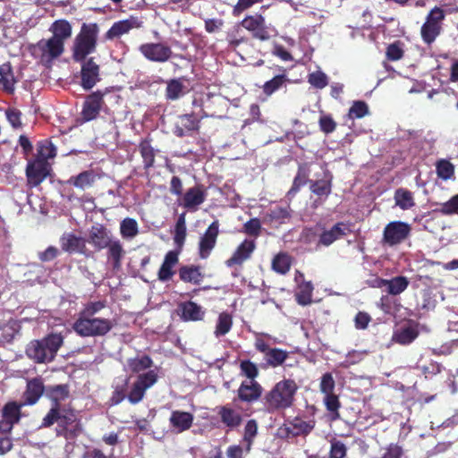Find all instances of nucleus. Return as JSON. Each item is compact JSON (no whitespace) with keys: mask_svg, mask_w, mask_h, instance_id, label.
<instances>
[{"mask_svg":"<svg viewBox=\"0 0 458 458\" xmlns=\"http://www.w3.org/2000/svg\"><path fill=\"white\" fill-rule=\"evenodd\" d=\"M182 311L181 318L184 321H199L202 320L205 311L202 307L194 301H188L180 305Z\"/></svg>","mask_w":458,"mask_h":458,"instance_id":"obj_36","label":"nucleus"},{"mask_svg":"<svg viewBox=\"0 0 458 458\" xmlns=\"http://www.w3.org/2000/svg\"><path fill=\"white\" fill-rule=\"evenodd\" d=\"M70 396V388L67 384L48 386L46 388V397L51 401V408L61 411L66 407L62 406V403Z\"/></svg>","mask_w":458,"mask_h":458,"instance_id":"obj_26","label":"nucleus"},{"mask_svg":"<svg viewBox=\"0 0 458 458\" xmlns=\"http://www.w3.org/2000/svg\"><path fill=\"white\" fill-rule=\"evenodd\" d=\"M313 286L310 282L302 284L295 294L298 304L306 306L311 303Z\"/></svg>","mask_w":458,"mask_h":458,"instance_id":"obj_51","label":"nucleus"},{"mask_svg":"<svg viewBox=\"0 0 458 458\" xmlns=\"http://www.w3.org/2000/svg\"><path fill=\"white\" fill-rule=\"evenodd\" d=\"M400 41H395L387 46L386 56L389 61H398L403 58L404 51Z\"/></svg>","mask_w":458,"mask_h":458,"instance_id":"obj_60","label":"nucleus"},{"mask_svg":"<svg viewBox=\"0 0 458 458\" xmlns=\"http://www.w3.org/2000/svg\"><path fill=\"white\" fill-rule=\"evenodd\" d=\"M219 234V222L218 220L213 221L199 242V256L202 259L209 257L211 251L216 247L217 237Z\"/></svg>","mask_w":458,"mask_h":458,"instance_id":"obj_16","label":"nucleus"},{"mask_svg":"<svg viewBox=\"0 0 458 458\" xmlns=\"http://www.w3.org/2000/svg\"><path fill=\"white\" fill-rule=\"evenodd\" d=\"M310 190L316 196L327 199L332 191V180L330 178L310 181Z\"/></svg>","mask_w":458,"mask_h":458,"instance_id":"obj_43","label":"nucleus"},{"mask_svg":"<svg viewBox=\"0 0 458 458\" xmlns=\"http://www.w3.org/2000/svg\"><path fill=\"white\" fill-rule=\"evenodd\" d=\"M157 379L158 376L155 370H148L139 374L127 394V399L130 403L137 404L141 402L145 396L146 391L154 386L157 382Z\"/></svg>","mask_w":458,"mask_h":458,"instance_id":"obj_8","label":"nucleus"},{"mask_svg":"<svg viewBox=\"0 0 458 458\" xmlns=\"http://www.w3.org/2000/svg\"><path fill=\"white\" fill-rule=\"evenodd\" d=\"M151 141L152 140L148 137L142 139L138 145L145 170L152 168L155 165L157 150L151 146Z\"/></svg>","mask_w":458,"mask_h":458,"instance_id":"obj_35","label":"nucleus"},{"mask_svg":"<svg viewBox=\"0 0 458 458\" xmlns=\"http://www.w3.org/2000/svg\"><path fill=\"white\" fill-rule=\"evenodd\" d=\"M309 83L316 89H322L328 84V78L326 73L317 71L309 74Z\"/></svg>","mask_w":458,"mask_h":458,"instance_id":"obj_58","label":"nucleus"},{"mask_svg":"<svg viewBox=\"0 0 458 458\" xmlns=\"http://www.w3.org/2000/svg\"><path fill=\"white\" fill-rule=\"evenodd\" d=\"M394 199L395 205L403 210L410 209L415 206L413 193L405 188L395 190Z\"/></svg>","mask_w":458,"mask_h":458,"instance_id":"obj_42","label":"nucleus"},{"mask_svg":"<svg viewBox=\"0 0 458 458\" xmlns=\"http://www.w3.org/2000/svg\"><path fill=\"white\" fill-rule=\"evenodd\" d=\"M323 403L332 420L340 419L339 410L342 406L339 396L335 393L324 395Z\"/></svg>","mask_w":458,"mask_h":458,"instance_id":"obj_44","label":"nucleus"},{"mask_svg":"<svg viewBox=\"0 0 458 458\" xmlns=\"http://www.w3.org/2000/svg\"><path fill=\"white\" fill-rule=\"evenodd\" d=\"M310 169L306 165H300L292 187L287 192L288 199L293 198L306 183H310Z\"/></svg>","mask_w":458,"mask_h":458,"instance_id":"obj_37","label":"nucleus"},{"mask_svg":"<svg viewBox=\"0 0 458 458\" xmlns=\"http://www.w3.org/2000/svg\"><path fill=\"white\" fill-rule=\"evenodd\" d=\"M445 11L439 6H435L429 11L428 15L426 16L425 21L430 25H434L438 29L442 30V22L445 20Z\"/></svg>","mask_w":458,"mask_h":458,"instance_id":"obj_55","label":"nucleus"},{"mask_svg":"<svg viewBox=\"0 0 458 458\" xmlns=\"http://www.w3.org/2000/svg\"><path fill=\"white\" fill-rule=\"evenodd\" d=\"M293 265V257L287 252H279L272 259V269L280 275H286Z\"/></svg>","mask_w":458,"mask_h":458,"instance_id":"obj_39","label":"nucleus"},{"mask_svg":"<svg viewBox=\"0 0 458 458\" xmlns=\"http://www.w3.org/2000/svg\"><path fill=\"white\" fill-rule=\"evenodd\" d=\"M89 243L95 250H101L106 249V259L114 270H119L122 267L123 259L125 256V250L117 238H114L109 229L102 224H97L91 226L89 231Z\"/></svg>","mask_w":458,"mask_h":458,"instance_id":"obj_2","label":"nucleus"},{"mask_svg":"<svg viewBox=\"0 0 458 458\" xmlns=\"http://www.w3.org/2000/svg\"><path fill=\"white\" fill-rule=\"evenodd\" d=\"M182 79H172L167 81L165 98L167 100H177L184 95V85Z\"/></svg>","mask_w":458,"mask_h":458,"instance_id":"obj_46","label":"nucleus"},{"mask_svg":"<svg viewBox=\"0 0 458 458\" xmlns=\"http://www.w3.org/2000/svg\"><path fill=\"white\" fill-rule=\"evenodd\" d=\"M290 421V427L293 429V436H308L315 428V420H303L301 417H294Z\"/></svg>","mask_w":458,"mask_h":458,"instance_id":"obj_40","label":"nucleus"},{"mask_svg":"<svg viewBox=\"0 0 458 458\" xmlns=\"http://www.w3.org/2000/svg\"><path fill=\"white\" fill-rule=\"evenodd\" d=\"M120 233L123 238L131 239L139 233L138 224L135 219L126 217L120 225Z\"/></svg>","mask_w":458,"mask_h":458,"instance_id":"obj_50","label":"nucleus"},{"mask_svg":"<svg viewBox=\"0 0 458 458\" xmlns=\"http://www.w3.org/2000/svg\"><path fill=\"white\" fill-rule=\"evenodd\" d=\"M335 388V381L332 373H324L320 378L319 390L325 395L334 393Z\"/></svg>","mask_w":458,"mask_h":458,"instance_id":"obj_61","label":"nucleus"},{"mask_svg":"<svg viewBox=\"0 0 458 458\" xmlns=\"http://www.w3.org/2000/svg\"><path fill=\"white\" fill-rule=\"evenodd\" d=\"M96 181L97 174L94 170L89 169L82 171L77 175L71 176L66 181V183L72 185L81 191H85L86 189L92 187Z\"/></svg>","mask_w":458,"mask_h":458,"instance_id":"obj_31","label":"nucleus"},{"mask_svg":"<svg viewBox=\"0 0 458 458\" xmlns=\"http://www.w3.org/2000/svg\"><path fill=\"white\" fill-rule=\"evenodd\" d=\"M261 223L259 218H251L243 225V233L257 238L261 233Z\"/></svg>","mask_w":458,"mask_h":458,"instance_id":"obj_62","label":"nucleus"},{"mask_svg":"<svg viewBox=\"0 0 458 458\" xmlns=\"http://www.w3.org/2000/svg\"><path fill=\"white\" fill-rule=\"evenodd\" d=\"M16 80L14 78L12 65L9 62H6L0 65V86L2 89L12 94L14 91V85Z\"/></svg>","mask_w":458,"mask_h":458,"instance_id":"obj_38","label":"nucleus"},{"mask_svg":"<svg viewBox=\"0 0 458 458\" xmlns=\"http://www.w3.org/2000/svg\"><path fill=\"white\" fill-rule=\"evenodd\" d=\"M142 25L143 21L140 19L131 15L128 19L115 21L106 32L105 38L106 40L119 38L123 35L128 34L133 29L141 28Z\"/></svg>","mask_w":458,"mask_h":458,"instance_id":"obj_19","label":"nucleus"},{"mask_svg":"<svg viewBox=\"0 0 458 458\" xmlns=\"http://www.w3.org/2000/svg\"><path fill=\"white\" fill-rule=\"evenodd\" d=\"M349 231L348 225L344 222H338L334 225L329 230H323L319 234L317 246L328 247L335 241L343 238Z\"/></svg>","mask_w":458,"mask_h":458,"instance_id":"obj_27","label":"nucleus"},{"mask_svg":"<svg viewBox=\"0 0 458 458\" xmlns=\"http://www.w3.org/2000/svg\"><path fill=\"white\" fill-rule=\"evenodd\" d=\"M38 156L40 160L53 158L56 156V148L48 140L42 141L38 144Z\"/></svg>","mask_w":458,"mask_h":458,"instance_id":"obj_57","label":"nucleus"},{"mask_svg":"<svg viewBox=\"0 0 458 458\" xmlns=\"http://www.w3.org/2000/svg\"><path fill=\"white\" fill-rule=\"evenodd\" d=\"M299 386L294 379L284 378L267 391L262 397L266 411L274 413L293 406Z\"/></svg>","mask_w":458,"mask_h":458,"instance_id":"obj_4","label":"nucleus"},{"mask_svg":"<svg viewBox=\"0 0 458 458\" xmlns=\"http://www.w3.org/2000/svg\"><path fill=\"white\" fill-rule=\"evenodd\" d=\"M139 51L148 61L159 64L168 62L174 55L171 47L162 42L141 44Z\"/></svg>","mask_w":458,"mask_h":458,"instance_id":"obj_9","label":"nucleus"},{"mask_svg":"<svg viewBox=\"0 0 458 458\" xmlns=\"http://www.w3.org/2000/svg\"><path fill=\"white\" fill-rule=\"evenodd\" d=\"M81 63V86L85 90H89L101 80L100 67L94 57L85 58Z\"/></svg>","mask_w":458,"mask_h":458,"instance_id":"obj_14","label":"nucleus"},{"mask_svg":"<svg viewBox=\"0 0 458 458\" xmlns=\"http://www.w3.org/2000/svg\"><path fill=\"white\" fill-rule=\"evenodd\" d=\"M179 261V250H169L158 270L157 278L161 282H167L172 279L175 271L174 267Z\"/></svg>","mask_w":458,"mask_h":458,"instance_id":"obj_29","label":"nucleus"},{"mask_svg":"<svg viewBox=\"0 0 458 458\" xmlns=\"http://www.w3.org/2000/svg\"><path fill=\"white\" fill-rule=\"evenodd\" d=\"M263 393V387L258 381H242L237 390L240 401L253 403L259 401Z\"/></svg>","mask_w":458,"mask_h":458,"instance_id":"obj_24","label":"nucleus"},{"mask_svg":"<svg viewBox=\"0 0 458 458\" xmlns=\"http://www.w3.org/2000/svg\"><path fill=\"white\" fill-rule=\"evenodd\" d=\"M46 388L41 377H34L27 381L26 389L22 394L23 405H33L45 394Z\"/></svg>","mask_w":458,"mask_h":458,"instance_id":"obj_25","label":"nucleus"},{"mask_svg":"<svg viewBox=\"0 0 458 458\" xmlns=\"http://www.w3.org/2000/svg\"><path fill=\"white\" fill-rule=\"evenodd\" d=\"M99 27L97 23H83L80 32L74 38L72 46V59L81 62L94 53L98 46Z\"/></svg>","mask_w":458,"mask_h":458,"instance_id":"obj_6","label":"nucleus"},{"mask_svg":"<svg viewBox=\"0 0 458 458\" xmlns=\"http://www.w3.org/2000/svg\"><path fill=\"white\" fill-rule=\"evenodd\" d=\"M37 47L41 52V59L47 62L58 58L64 51V43L54 37L39 40Z\"/></svg>","mask_w":458,"mask_h":458,"instance_id":"obj_22","label":"nucleus"},{"mask_svg":"<svg viewBox=\"0 0 458 458\" xmlns=\"http://www.w3.org/2000/svg\"><path fill=\"white\" fill-rule=\"evenodd\" d=\"M411 225L402 221L388 223L383 232V242L389 246L402 243L411 233Z\"/></svg>","mask_w":458,"mask_h":458,"instance_id":"obj_10","label":"nucleus"},{"mask_svg":"<svg viewBox=\"0 0 458 458\" xmlns=\"http://www.w3.org/2000/svg\"><path fill=\"white\" fill-rule=\"evenodd\" d=\"M233 326V318L227 312H222L218 316V319L216 322L215 335L219 337L226 335L232 328Z\"/></svg>","mask_w":458,"mask_h":458,"instance_id":"obj_49","label":"nucleus"},{"mask_svg":"<svg viewBox=\"0 0 458 458\" xmlns=\"http://www.w3.org/2000/svg\"><path fill=\"white\" fill-rule=\"evenodd\" d=\"M22 405V403L18 404L15 402H9L3 407L0 419L1 432H10L13 425L19 422L21 419V408Z\"/></svg>","mask_w":458,"mask_h":458,"instance_id":"obj_20","label":"nucleus"},{"mask_svg":"<svg viewBox=\"0 0 458 458\" xmlns=\"http://www.w3.org/2000/svg\"><path fill=\"white\" fill-rule=\"evenodd\" d=\"M440 211L444 215H458V194L453 196L448 201L443 203Z\"/></svg>","mask_w":458,"mask_h":458,"instance_id":"obj_64","label":"nucleus"},{"mask_svg":"<svg viewBox=\"0 0 458 458\" xmlns=\"http://www.w3.org/2000/svg\"><path fill=\"white\" fill-rule=\"evenodd\" d=\"M178 274L181 281L195 285L200 284L204 278L201 267L196 265L182 266L178 270Z\"/></svg>","mask_w":458,"mask_h":458,"instance_id":"obj_33","label":"nucleus"},{"mask_svg":"<svg viewBox=\"0 0 458 458\" xmlns=\"http://www.w3.org/2000/svg\"><path fill=\"white\" fill-rule=\"evenodd\" d=\"M258 435V422L256 420H249L244 427L242 442L245 443V451L249 453Z\"/></svg>","mask_w":458,"mask_h":458,"instance_id":"obj_45","label":"nucleus"},{"mask_svg":"<svg viewBox=\"0 0 458 458\" xmlns=\"http://www.w3.org/2000/svg\"><path fill=\"white\" fill-rule=\"evenodd\" d=\"M106 307V301L85 303L72 324L73 331L81 337L106 336L116 325L115 319L97 317Z\"/></svg>","mask_w":458,"mask_h":458,"instance_id":"obj_1","label":"nucleus"},{"mask_svg":"<svg viewBox=\"0 0 458 458\" xmlns=\"http://www.w3.org/2000/svg\"><path fill=\"white\" fill-rule=\"evenodd\" d=\"M199 129V119L194 114H186L179 116V121L174 126V133L177 137H183L187 133Z\"/></svg>","mask_w":458,"mask_h":458,"instance_id":"obj_30","label":"nucleus"},{"mask_svg":"<svg viewBox=\"0 0 458 458\" xmlns=\"http://www.w3.org/2000/svg\"><path fill=\"white\" fill-rule=\"evenodd\" d=\"M240 24L250 31L255 39L267 41L271 38L270 30L266 24L265 17L259 13L247 15Z\"/></svg>","mask_w":458,"mask_h":458,"instance_id":"obj_11","label":"nucleus"},{"mask_svg":"<svg viewBox=\"0 0 458 458\" xmlns=\"http://www.w3.org/2000/svg\"><path fill=\"white\" fill-rule=\"evenodd\" d=\"M49 166L47 161L36 159L28 162L26 167L27 182L30 188L38 186L48 175Z\"/></svg>","mask_w":458,"mask_h":458,"instance_id":"obj_17","label":"nucleus"},{"mask_svg":"<svg viewBox=\"0 0 458 458\" xmlns=\"http://www.w3.org/2000/svg\"><path fill=\"white\" fill-rule=\"evenodd\" d=\"M440 29L428 22H424L420 29L421 38L427 45H431L441 33Z\"/></svg>","mask_w":458,"mask_h":458,"instance_id":"obj_52","label":"nucleus"},{"mask_svg":"<svg viewBox=\"0 0 458 458\" xmlns=\"http://www.w3.org/2000/svg\"><path fill=\"white\" fill-rule=\"evenodd\" d=\"M55 423L57 424L56 436L63 437L67 441H74L83 430L77 411L70 407L58 411L55 409H49L43 418L40 427L50 428Z\"/></svg>","mask_w":458,"mask_h":458,"instance_id":"obj_3","label":"nucleus"},{"mask_svg":"<svg viewBox=\"0 0 458 458\" xmlns=\"http://www.w3.org/2000/svg\"><path fill=\"white\" fill-rule=\"evenodd\" d=\"M318 125L321 131L329 134L336 129L337 123L330 114H323L318 120Z\"/></svg>","mask_w":458,"mask_h":458,"instance_id":"obj_63","label":"nucleus"},{"mask_svg":"<svg viewBox=\"0 0 458 458\" xmlns=\"http://www.w3.org/2000/svg\"><path fill=\"white\" fill-rule=\"evenodd\" d=\"M104 105V93L102 91L97 90L88 95L81 112V122L88 123L97 119Z\"/></svg>","mask_w":458,"mask_h":458,"instance_id":"obj_12","label":"nucleus"},{"mask_svg":"<svg viewBox=\"0 0 458 458\" xmlns=\"http://www.w3.org/2000/svg\"><path fill=\"white\" fill-rule=\"evenodd\" d=\"M49 30L53 33L52 37L60 39L64 43L72 36V31L71 23L64 19L55 21Z\"/></svg>","mask_w":458,"mask_h":458,"instance_id":"obj_41","label":"nucleus"},{"mask_svg":"<svg viewBox=\"0 0 458 458\" xmlns=\"http://www.w3.org/2000/svg\"><path fill=\"white\" fill-rule=\"evenodd\" d=\"M240 369L242 375L248 377L250 381H256L255 378L259 376V369L254 362L250 360H242Z\"/></svg>","mask_w":458,"mask_h":458,"instance_id":"obj_56","label":"nucleus"},{"mask_svg":"<svg viewBox=\"0 0 458 458\" xmlns=\"http://www.w3.org/2000/svg\"><path fill=\"white\" fill-rule=\"evenodd\" d=\"M60 244L62 250L68 253L85 254L87 250L85 239L72 233H64L60 238Z\"/></svg>","mask_w":458,"mask_h":458,"instance_id":"obj_28","label":"nucleus"},{"mask_svg":"<svg viewBox=\"0 0 458 458\" xmlns=\"http://www.w3.org/2000/svg\"><path fill=\"white\" fill-rule=\"evenodd\" d=\"M193 420L194 417L191 412L174 411L171 413L169 421L171 426L175 428L178 433H182L191 428Z\"/></svg>","mask_w":458,"mask_h":458,"instance_id":"obj_32","label":"nucleus"},{"mask_svg":"<svg viewBox=\"0 0 458 458\" xmlns=\"http://www.w3.org/2000/svg\"><path fill=\"white\" fill-rule=\"evenodd\" d=\"M276 70L281 73L275 75L271 80L266 81L262 86L263 93L269 97L276 91L285 86L289 81L286 74V70L283 66H276Z\"/></svg>","mask_w":458,"mask_h":458,"instance_id":"obj_34","label":"nucleus"},{"mask_svg":"<svg viewBox=\"0 0 458 458\" xmlns=\"http://www.w3.org/2000/svg\"><path fill=\"white\" fill-rule=\"evenodd\" d=\"M436 171L439 178L448 180L454 176V165L449 160L440 159L436 163Z\"/></svg>","mask_w":458,"mask_h":458,"instance_id":"obj_53","label":"nucleus"},{"mask_svg":"<svg viewBox=\"0 0 458 458\" xmlns=\"http://www.w3.org/2000/svg\"><path fill=\"white\" fill-rule=\"evenodd\" d=\"M153 360L148 355L128 360V367L132 373H140L152 367Z\"/></svg>","mask_w":458,"mask_h":458,"instance_id":"obj_47","label":"nucleus"},{"mask_svg":"<svg viewBox=\"0 0 458 458\" xmlns=\"http://www.w3.org/2000/svg\"><path fill=\"white\" fill-rule=\"evenodd\" d=\"M216 413L222 424L225 425L228 430L238 428L243 421L242 413L233 408L231 403L216 407Z\"/></svg>","mask_w":458,"mask_h":458,"instance_id":"obj_23","label":"nucleus"},{"mask_svg":"<svg viewBox=\"0 0 458 458\" xmlns=\"http://www.w3.org/2000/svg\"><path fill=\"white\" fill-rule=\"evenodd\" d=\"M369 114V106L366 102L358 100L354 101L349 109V116L352 119L362 118Z\"/></svg>","mask_w":458,"mask_h":458,"instance_id":"obj_59","label":"nucleus"},{"mask_svg":"<svg viewBox=\"0 0 458 458\" xmlns=\"http://www.w3.org/2000/svg\"><path fill=\"white\" fill-rule=\"evenodd\" d=\"M64 344L61 334L51 333L40 340H33L26 347V355L36 363H48L55 360Z\"/></svg>","mask_w":458,"mask_h":458,"instance_id":"obj_5","label":"nucleus"},{"mask_svg":"<svg viewBox=\"0 0 458 458\" xmlns=\"http://www.w3.org/2000/svg\"><path fill=\"white\" fill-rule=\"evenodd\" d=\"M409 280L406 276H398L389 279L387 293L391 295H399L409 286Z\"/></svg>","mask_w":458,"mask_h":458,"instance_id":"obj_48","label":"nucleus"},{"mask_svg":"<svg viewBox=\"0 0 458 458\" xmlns=\"http://www.w3.org/2000/svg\"><path fill=\"white\" fill-rule=\"evenodd\" d=\"M207 189L203 184L189 188L180 199L179 204L188 211L195 212L207 199Z\"/></svg>","mask_w":458,"mask_h":458,"instance_id":"obj_13","label":"nucleus"},{"mask_svg":"<svg viewBox=\"0 0 458 458\" xmlns=\"http://www.w3.org/2000/svg\"><path fill=\"white\" fill-rule=\"evenodd\" d=\"M267 218L270 222L283 223L285 219L291 216L289 207H279L276 206L270 209L266 215Z\"/></svg>","mask_w":458,"mask_h":458,"instance_id":"obj_54","label":"nucleus"},{"mask_svg":"<svg viewBox=\"0 0 458 458\" xmlns=\"http://www.w3.org/2000/svg\"><path fill=\"white\" fill-rule=\"evenodd\" d=\"M256 250V242L254 240L245 239L242 242L232 256L225 260V264L227 267H240L249 260L254 250Z\"/></svg>","mask_w":458,"mask_h":458,"instance_id":"obj_18","label":"nucleus"},{"mask_svg":"<svg viewBox=\"0 0 458 458\" xmlns=\"http://www.w3.org/2000/svg\"><path fill=\"white\" fill-rule=\"evenodd\" d=\"M265 337L268 339L271 338L267 334H259L254 342L256 351L263 354V360L259 367L262 369H267L269 368L276 369L282 366L288 359L289 352L280 348L271 347L265 340Z\"/></svg>","mask_w":458,"mask_h":458,"instance_id":"obj_7","label":"nucleus"},{"mask_svg":"<svg viewBox=\"0 0 458 458\" xmlns=\"http://www.w3.org/2000/svg\"><path fill=\"white\" fill-rule=\"evenodd\" d=\"M419 335V323L409 320L394 331L392 341L400 345H409L415 341Z\"/></svg>","mask_w":458,"mask_h":458,"instance_id":"obj_21","label":"nucleus"},{"mask_svg":"<svg viewBox=\"0 0 458 458\" xmlns=\"http://www.w3.org/2000/svg\"><path fill=\"white\" fill-rule=\"evenodd\" d=\"M226 107L225 99L216 94H207L201 103V117L222 118L225 116Z\"/></svg>","mask_w":458,"mask_h":458,"instance_id":"obj_15","label":"nucleus"}]
</instances>
